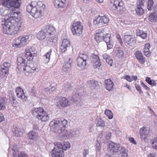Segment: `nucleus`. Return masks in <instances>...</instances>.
Listing matches in <instances>:
<instances>
[{"label": "nucleus", "instance_id": "6ab92c4d", "mask_svg": "<svg viewBox=\"0 0 157 157\" xmlns=\"http://www.w3.org/2000/svg\"><path fill=\"white\" fill-rule=\"evenodd\" d=\"M87 83L88 86L91 90L95 89L99 87L98 82L94 80H88Z\"/></svg>", "mask_w": 157, "mask_h": 157}, {"label": "nucleus", "instance_id": "a878e982", "mask_svg": "<svg viewBox=\"0 0 157 157\" xmlns=\"http://www.w3.org/2000/svg\"><path fill=\"white\" fill-rule=\"evenodd\" d=\"M13 134L16 136H20L22 135V133L21 129L18 126L15 125L13 126Z\"/></svg>", "mask_w": 157, "mask_h": 157}, {"label": "nucleus", "instance_id": "6e6d98bb", "mask_svg": "<svg viewBox=\"0 0 157 157\" xmlns=\"http://www.w3.org/2000/svg\"><path fill=\"white\" fill-rule=\"evenodd\" d=\"M106 43L108 49H110L113 48V44L111 40H110L109 42H106Z\"/></svg>", "mask_w": 157, "mask_h": 157}, {"label": "nucleus", "instance_id": "f257e3e1", "mask_svg": "<svg viewBox=\"0 0 157 157\" xmlns=\"http://www.w3.org/2000/svg\"><path fill=\"white\" fill-rule=\"evenodd\" d=\"M26 53L23 57H18L17 59V68L25 71L26 76H29L30 73H33L36 69V64L31 62L33 59V55L29 50H27Z\"/></svg>", "mask_w": 157, "mask_h": 157}, {"label": "nucleus", "instance_id": "f3484780", "mask_svg": "<svg viewBox=\"0 0 157 157\" xmlns=\"http://www.w3.org/2000/svg\"><path fill=\"white\" fill-rule=\"evenodd\" d=\"M13 154L14 157H27V155L24 152L19 151L17 148L13 147L12 148Z\"/></svg>", "mask_w": 157, "mask_h": 157}, {"label": "nucleus", "instance_id": "c756f323", "mask_svg": "<svg viewBox=\"0 0 157 157\" xmlns=\"http://www.w3.org/2000/svg\"><path fill=\"white\" fill-rule=\"evenodd\" d=\"M38 136V133L34 131L30 132L28 134V136L30 140H36Z\"/></svg>", "mask_w": 157, "mask_h": 157}, {"label": "nucleus", "instance_id": "603ef678", "mask_svg": "<svg viewBox=\"0 0 157 157\" xmlns=\"http://www.w3.org/2000/svg\"><path fill=\"white\" fill-rule=\"evenodd\" d=\"M103 25L106 24L108 23L109 21V19L105 16H101Z\"/></svg>", "mask_w": 157, "mask_h": 157}, {"label": "nucleus", "instance_id": "ddd939ff", "mask_svg": "<svg viewBox=\"0 0 157 157\" xmlns=\"http://www.w3.org/2000/svg\"><path fill=\"white\" fill-rule=\"evenodd\" d=\"M16 93L17 97L23 101H26L27 100V97L25 95L23 90L20 87H17L16 89Z\"/></svg>", "mask_w": 157, "mask_h": 157}, {"label": "nucleus", "instance_id": "473e14b6", "mask_svg": "<svg viewBox=\"0 0 157 157\" xmlns=\"http://www.w3.org/2000/svg\"><path fill=\"white\" fill-rule=\"evenodd\" d=\"M136 35L141 37L142 39H146L147 37V34L143 31L137 29L136 30Z\"/></svg>", "mask_w": 157, "mask_h": 157}, {"label": "nucleus", "instance_id": "774afa93", "mask_svg": "<svg viewBox=\"0 0 157 157\" xmlns=\"http://www.w3.org/2000/svg\"><path fill=\"white\" fill-rule=\"evenodd\" d=\"M148 157H157V152L149 155Z\"/></svg>", "mask_w": 157, "mask_h": 157}, {"label": "nucleus", "instance_id": "aec40b11", "mask_svg": "<svg viewBox=\"0 0 157 157\" xmlns=\"http://www.w3.org/2000/svg\"><path fill=\"white\" fill-rule=\"evenodd\" d=\"M70 46L69 41L66 39H64L62 42V44L60 46V49L62 52H64L67 50V48Z\"/></svg>", "mask_w": 157, "mask_h": 157}, {"label": "nucleus", "instance_id": "0e129e2a", "mask_svg": "<svg viewBox=\"0 0 157 157\" xmlns=\"http://www.w3.org/2000/svg\"><path fill=\"white\" fill-rule=\"evenodd\" d=\"M153 11L154 13L157 14V5H154L153 7Z\"/></svg>", "mask_w": 157, "mask_h": 157}, {"label": "nucleus", "instance_id": "f8f14e48", "mask_svg": "<svg viewBox=\"0 0 157 157\" xmlns=\"http://www.w3.org/2000/svg\"><path fill=\"white\" fill-rule=\"evenodd\" d=\"M44 112V109L41 107L33 108L32 110L33 115L38 119L41 118Z\"/></svg>", "mask_w": 157, "mask_h": 157}, {"label": "nucleus", "instance_id": "393cba45", "mask_svg": "<svg viewBox=\"0 0 157 157\" xmlns=\"http://www.w3.org/2000/svg\"><path fill=\"white\" fill-rule=\"evenodd\" d=\"M46 33L48 34V36L50 35L52 33L55 31V29L52 26L46 25L44 28V29Z\"/></svg>", "mask_w": 157, "mask_h": 157}, {"label": "nucleus", "instance_id": "a19ab883", "mask_svg": "<svg viewBox=\"0 0 157 157\" xmlns=\"http://www.w3.org/2000/svg\"><path fill=\"white\" fill-rule=\"evenodd\" d=\"M61 145L62 146V149L64 150H66L67 149L69 148L70 147V145L69 143L68 142H64L63 144H61Z\"/></svg>", "mask_w": 157, "mask_h": 157}, {"label": "nucleus", "instance_id": "dca6fc26", "mask_svg": "<svg viewBox=\"0 0 157 157\" xmlns=\"http://www.w3.org/2000/svg\"><path fill=\"white\" fill-rule=\"evenodd\" d=\"M140 133L141 139L144 140L149 136V129L148 128L143 127L140 128Z\"/></svg>", "mask_w": 157, "mask_h": 157}, {"label": "nucleus", "instance_id": "ea45409f", "mask_svg": "<svg viewBox=\"0 0 157 157\" xmlns=\"http://www.w3.org/2000/svg\"><path fill=\"white\" fill-rule=\"evenodd\" d=\"M145 2V0H137L136 3L137 7H143L144 6Z\"/></svg>", "mask_w": 157, "mask_h": 157}, {"label": "nucleus", "instance_id": "1a4fd4ad", "mask_svg": "<svg viewBox=\"0 0 157 157\" xmlns=\"http://www.w3.org/2000/svg\"><path fill=\"white\" fill-rule=\"evenodd\" d=\"M1 25L3 28L2 29V32L5 34H11V32L10 31V25L12 23L8 20H6L5 19H2Z\"/></svg>", "mask_w": 157, "mask_h": 157}, {"label": "nucleus", "instance_id": "864d4df0", "mask_svg": "<svg viewBox=\"0 0 157 157\" xmlns=\"http://www.w3.org/2000/svg\"><path fill=\"white\" fill-rule=\"evenodd\" d=\"M105 125L104 121L100 118L99 119L97 124V126L99 127H104Z\"/></svg>", "mask_w": 157, "mask_h": 157}, {"label": "nucleus", "instance_id": "4c0bfd02", "mask_svg": "<svg viewBox=\"0 0 157 157\" xmlns=\"http://www.w3.org/2000/svg\"><path fill=\"white\" fill-rule=\"evenodd\" d=\"M7 99L6 98H2L1 99V110H3L5 108V105Z\"/></svg>", "mask_w": 157, "mask_h": 157}, {"label": "nucleus", "instance_id": "e2e57ef3", "mask_svg": "<svg viewBox=\"0 0 157 157\" xmlns=\"http://www.w3.org/2000/svg\"><path fill=\"white\" fill-rule=\"evenodd\" d=\"M111 133L110 132H108L106 133V136L105 137V138L107 140H109L111 137Z\"/></svg>", "mask_w": 157, "mask_h": 157}, {"label": "nucleus", "instance_id": "09e8293b", "mask_svg": "<svg viewBox=\"0 0 157 157\" xmlns=\"http://www.w3.org/2000/svg\"><path fill=\"white\" fill-rule=\"evenodd\" d=\"M49 119V117L47 114H46L45 113L41 117V118L39 120H41L43 121H45L48 120Z\"/></svg>", "mask_w": 157, "mask_h": 157}, {"label": "nucleus", "instance_id": "5fc2aeb1", "mask_svg": "<svg viewBox=\"0 0 157 157\" xmlns=\"http://www.w3.org/2000/svg\"><path fill=\"white\" fill-rule=\"evenodd\" d=\"M93 66L94 68H97L98 67H100L101 65V63L100 62V60H98L92 63Z\"/></svg>", "mask_w": 157, "mask_h": 157}, {"label": "nucleus", "instance_id": "4d7b16f0", "mask_svg": "<svg viewBox=\"0 0 157 157\" xmlns=\"http://www.w3.org/2000/svg\"><path fill=\"white\" fill-rule=\"evenodd\" d=\"M106 63L109 64L110 66H112V64L113 63V60L111 58L109 57L106 60Z\"/></svg>", "mask_w": 157, "mask_h": 157}, {"label": "nucleus", "instance_id": "49530a36", "mask_svg": "<svg viewBox=\"0 0 157 157\" xmlns=\"http://www.w3.org/2000/svg\"><path fill=\"white\" fill-rule=\"evenodd\" d=\"M91 61L92 63L100 59L98 55L92 54L91 56Z\"/></svg>", "mask_w": 157, "mask_h": 157}, {"label": "nucleus", "instance_id": "79ce46f5", "mask_svg": "<svg viewBox=\"0 0 157 157\" xmlns=\"http://www.w3.org/2000/svg\"><path fill=\"white\" fill-rule=\"evenodd\" d=\"M153 2L152 0H148L147 9L148 10H151L153 9Z\"/></svg>", "mask_w": 157, "mask_h": 157}, {"label": "nucleus", "instance_id": "680f3d73", "mask_svg": "<svg viewBox=\"0 0 157 157\" xmlns=\"http://www.w3.org/2000/svg\"><path fill=\"white\" fill-rule=\"evenodd\" d=\"M135 86L137 90L139 91V92L140 94L143 93V92L141 90V87L138 84H136L135 85Z\"/></svg>", "mask_w": 157, "mask_h": 157}, {"label": "nucleus", "instance_id": "412c9836", "mask_svg": "<svg viewBox=\"0 0 157 157\" xmlns=\"http://www.w3.org/2000/svg\"><path fill=\"white\" fill-rule=\"evenodd\" d=\"M105 86L106 89L109 91H111L113 89L114 84L112 81L110 79H107L104 81Z\"/></svg>", "mask_w": 157, "mask_h": 157}, {"label": "nucleus", "instance_id": "3c124183", "mask_svg": "<svg viewBox=\"0 0 157 157\" xmlns=\"http://www.w3.org/2000/svg\"><path fill=\"white\" fill-rule=\"evenodd\" d=\"M152 147L155 149H157V137L154 138L151 140Z\"/></svg>", "mask_w": 157, "mask_h": 157}, {"label": "nucleus", "instance_id": "b1692460", "mask_svg": "<svg viewBox=\"0 0 157 157\" xmlns=\"http://www.w3.org/2000/svg\"><path fill=\"white\" fill-rule=\"evenodd\" d=\"M48 37V34L44 32V30L43 31H39L37 35V37L38 38L41 40H43L46 37Z\"/></svg>", "mask_w": 157, "mask_h": 157}, {"label": "nucleus", "instance_id": "a18cd8bd", "mask_svg": "<svg viewBox=\"0 0 157 157\" xmlns=\"http://www.w3.org/2000/svg\"><path fill=\"white\" fill-rule=\"evenodd\" d=\"M143 7H137V8L136 9V13L138 15H140L144 13V10L143 9Z\"/></svg>", "mask_w": 157, "mask_h": 157}, {"label": "nucleus", "instance_id": "6e6552de", "mask_svg": "<svg viewBox=\"0 0 157 157\" xmlns=\"http://www.w3.org/2000/svg\"><path fill=\"white\" fill-rule=\"evenodd\" d=\"M88 58L86 54L80 53L77 59V65L82 69H85L86 67V60Z\"/></svg>", "mask_w": 157, "mask_h": 157}, {"label": "nucleus", "instance_id": "c85d7f7f", "mask_svg": "<svg viewBox=\"0 0 157 157\" xmlns=\"http://www.w3.org/2000/svg\"><path fill=\"white\" fill-rule=\"evenodd\" d=\"M57 40V38L55 37L48 38L47 43L49 45L53 46L55 45L56 43Z\"/></svg>", "mask_w": 157, "mask_h": 157}, {"label": "nucleus", "instance_id": "bb28decb", "mask_svg": "<svg viewBox=\"0 0 157 157\" xmlns=\"http://www.w3.org/2000/svg\"><path fill=\"white\" fill-rule=\"evenodd\" d=\"M19 27L17 25L15 26L14 25H10V31L11 32V34L9 35H14L16 34L19 32Z\"/></svg>", "mask_w": 157, "mask_h": 157}, {"label": "nucleus", "instance_id": "39448f33", "mask_svg": "<svg viewBox=\"0 0 157 157\" xmlns=\"http://www.w3.org/2000/svg\"><path fill=\"white\" fill-rule=\"evenodd\" d=\"M29 41L28 36H20L16 38L13 42V46L17 48H20L25 46Z\"/></svg>", "mask_w": 157, "mask_h": 157}, {"label": "nucleus", "instance_id": "9b49d317", "mask_svg": "<svg viewBox=\"0 0 157 157\" xmlns=\"http://www.w3.org/2000/svg\"><path fill=\"white\" fill-rule=\"evenodd\" d=\"M122 147L119 144L113 143H110L108 145V150L111 154L119 153Z\"/></svg>", "mask_w": 157, "mask_h": 157}, {"label": "nucleus", "instance_id": "72a5a7b5", "mask_svg": "<svg viewBox=\"0 0 157 157\" xmlns=\"http://www.w3.org/2000/svg\"><path fill=\"white\" fill-rule=\"evenodd\" d=\"M121 150L118 154L121 157H128L127 151L125 148L122 147Z\"/></svg>", "mask_w": 157, "mask_h": 157}, {"label": "nucleus", "instance_id": "37998d69", "mask_svg": "<svg viewBox=\"0 0 157 157\" xmlns=\"http://www.w3.org/2000/svg\"><path fill=\"white\" fill-rule=\"evenodd\" d=\"M1 78H2L6 76L7 73L8 72V70H6V68L4 67H1Z\"/></svg>", "mask_w": 157, "mask_h": 157}, {"label": "nucleus", "instance_id": "f03ea898", "mask_svg": "<svg viewBox=\"0 0 157 157\" xmlns=\"http://www.w3.org/2000/svg\"><path fill=\"white\" fill-rule=\"evenodd\" d=\"M46 7L44 2L32 1L30 3L27 5L26 11L35 18L42 16Z\"/></svg>", "mask_w": 157, "mask_h": 157}, {"label": "nucleus", "instance_id": "7ed1b4c3", "mask_svg": "<svg viewBox=\"0 0 157 157\" xmlns=\"http://www.w3.org/2000/svg\"><path fill=\"white\" fill-rule=\"evenodd\" d=\"M67 124V121L63 119L54 120L50 122L49 126L55 132L60 134L64 131Z\"/></svg>", "mask_w": 157, "mask_h": 157}, {"label": "nucleus", "instance_id": "4be33fe9", "mask_svg": "<svg viewBox=\"0 0 157 157\" xmlns=\"http://www.w3.org/2000/svg\"><path fill=\"white\" fill-rule=\"evenodd\" d=\"M135 55L136 58L140 63L142 64L144 63L145 61L141 51H136L135 52Z\"/></svg>", "mask_w": 157, "mask_h": 157}, {"label": "nucleus", "instance_id": "e433bc0d", "mask_svg": "<svg viewBox=\"0 0 157 157\" xmlns=\"http://www.w3.org/2000/svg\"><path fill=\"white\" fill-rule=\"evenodd\" d=\"M52 52V50L51 49L44 56V58L45 59V63H48L49 62Z\"/></svg>", "mask_w": 157, "mask_h": 157}, {"label": "nucleus", "instance_id": "423d86ee", "mask_svg": "<svg viewBox=\"0 0 157 157\" xmlns=\"http://www.w3.org/2000/svg\"><path fill=\"white\" fill-rule=\"evenodd\" d=\"M62 146L59 142L56 143L55 147L52 151L51 153L52 157H63L64 155L63 151L62 149Z\"/></svg>", "mask_w": 157, "mask_h": 157}, {"label": "nucleus", "instance_id": "f704fd0d", "mask_svg": "<svg viewBox=\"0 0 157 157\" xmlns=\"http://www.w3.org/2000/svg\"><path fill=\"white\" fill-rule=\"evenodd\" d=\"M81 94H79L78 93H75V94H73L72 96L71 100L73 102H76L79 99Z\"/></svg>", "mask_w": 157, "mask_h": 157}, {"label": "nucleus", "instance_id": "a211bd4d", "mask_svg": "<svg viewBox=\"0 0 157 157\" xmlns=\"http://www.w3.org/2000/svg\"><path fill=\"white\" fill-rule=\"evenodd\" d=\"M68 105V100L64 97L60 98L59 99V101L57 102L56 105L59 107H65Z\"/></svg>", "mask_w": 157, "mask_h": 157}, {"label": "nucleus", "instance_id": "c03bdc74", "mask_svg": "<svg viewBox=\"0 0 157 157\" xmlns=\"http://www.w3.org/2000/svg\"><path fill=\"white\" fill-rule=\"evenodd\" d=\"M105 114L107 115L109 119H111L113 117V115L112 112L109 110L106 109L105 112Z\"/></svg>", "mask_w": 157, "mask_h": 157}, {"label": "nucleus", "instance_id": "13d9d810", "mask_svg": "<svg viewBox=\"0 0 157 157\" xmlns=\"http://www.w3.org/2000/svg\"><path fill=\"white\" fill-rule=\"evenodd\" d=\"M10 65V63L8 62H6L4 63L2 66L3 67H4L5 68H6V70H9V67Z\"/></svg>", "mask_w": 157, "mask_h": 157}, {"label": "nucleus", "instance_id": "20e7f679", "mask_svg": "<svg viewBox=\"0 0 157 157\" xmlns=\"http://www.w3.org/2000/svg\"><path fill=\"white\" fill-rule=\"evenodd\" d=\"M2 4L10 10L14 11L18 9L21 3L20 0L15 1L13 0H2Z\"/></svg>", "mask_w": 157, "mask_h": 157}, {"label": "nucleus", "instance_id": "9d476101", "mask_svg": "<svg viewBox=\"0 0 157 157\" xmlns=\"http://www.w3.org/2000/svg\"><path fill=\"white\" fill-rule=\"evenodd\" d=\"M80 24V22L79 21L74 23L71 28V31L73 35L79 36L82 34L83 27Z\"/></svg>", "mask_w": 157, "mask_h": 157}, {"label": "nucleus", "instance_id": "69168bd1", "mask_svg": "<svg viewBox=\"0 0 157 157\" xmlns=\"http://www.w3.org/2000/svg\"><path fill=\"white\" fill-rule=\"evenodd\" d=\"M141 85L142 86L147 90H149V88L145 85L143 82H141Z\"/></svg>", "mask_w": 157, "mask_h": 157}, {"label": "nucleus", "instance_id": "cd10ccee", "mask_svg": "<svg viewBox=\"0 0 157 157\" xmlns=\"http://www.w3.org/2000/svg\"><path fill=\"white\" fill-rule=\"evenodd\" d=\"M72 62V60L69 58L68 61L63 65V70L64 71H67L69 70L71 67Z\"/></svg>", "mask_w": 157, "mask_h": 157}, {"label": "nucleus", "instance_id": "052dcab7", "mask_svg": "<svg viewBox=\"0 0 157 157\" xmlns=\"http://www.w3.org/2000/svg\"><path fill=\"white\" fill-rule=\"evenodd\" d=\"M122 78L126 79L129 82H131L132 80L131 78L129 75H126Z\"/></svg>", "mask_w": 157, "mask_h": 157}, {"label": "nucleus", "instance_id": "bf43d9fd", "mask_svg": "<svg viewBox=\"0 0 157 157\" xmlns=\"http://www.w3.org/2000/svg\"><path fill=\"white\" fill-rule=\"evenodd\" d=\"M101 143L97 142L96 144V150L97 151H99L101 149Z\"/></svg>", "mask_w": 157, "mask_h": 157}, {"label": "nucleus", "instance_id": "4468645a", "mask_svg": "<svg viewBox=\"0 0 157 157\" xmlns=\"http://www.w3.org/2000/svg\"><path fill=\"white\" fill-rule=\"evenodd\" d=\"M124 40L125 42L131 46H134L136 43L135 38L130 35H124Z\"/></svg>", "mask_w": 157, "mask_h": 157}, {"label": "nucleus", "instance_id": "338daca9", "mask_svg": "<svg viewBox=\"0 0 157 157\" xmlns=\"http://www.w3.org/2000/svg\"><path fill=\"white\" fill-rule=\"evenodd\" d=\"M89 153V151L87 149H85L83 151V155L84 157H86Z\"/></svg>", "mask_w": 157, "mask_h": 157}, {"label": "nucleus", "instance_id": "8fccbe9b", "mask_svg": "<svg viewBox=\"0 0 157 157\" xmlns=\"http://www.w3.org/2000/svg\"><path fill=\"white\" fill-rule=\"evenodd\" d=\"M111 36L109 34L107 33L104 35L103 40L106 43V42H109L110 40Z\"/></svg>", "mask_w": 157, "mask_h": 157}, {"label": "nucleus", "instance_id": "2f4dec72", "mask_svg": "<svg viewBox=\"0 0 157 157\" xmlns=\"http://www.w3.org/2000/svg\"><path fill=\"white\" fill-rule=\"evenodd\" d=\"M149 20L152 22H155L157 21V14L154 13H151L149 16Z\"/></svg>", "mask_w": 157, "mask_h": 157}, {"label": "nucleus", "instance_id": "c9c22d12", "mask_svg": "<svg viewBox=\"0 0 157 157\" xmlns=\"http://www.w3.org/2000/svg\"><path fill=\"white\" fill-rule=\"evenodd\" d=\"M150 45L148 44H146L145 45L144 48V55L146 56H149L150 55V53L149 50Z\"/></svg>", "mask_w": 157, "mask_h": 157}, {"label": "nucleus", "instance_id": "5701e85b", "mask_svg": "<svg viewBox=\"0 0 157 157\" xmlns=\"http://www.w3.org/2000/svg\"><path fill=\"white\" fill-rule=\"evenodd\" d=\"M67 0H55L54 4L56 8H63Z\"/></svg>", "mask_w": 157, "mask_h": 157}, {"label": "nucleus", "instance_id": "de8ad7c7", "mask_svg": "<svg viewBox=\"0 0 157 157\" xmlns=\"http://www.w3.org/2000/svg\"><path fill=\"white\" fill-rule=\"evenodd\" d=\"M145 81L150 85L152 86L155 85V82L154 80H152L149 77H147L146 78Z\"/></svg>", "mask_w": 157, "mask_h": 157}, {"label": "nucleus", "instance_id": "58836bf2", "mask_svg": "<svg viewBox=\"0 0 157 157\" xmlns=\"http://www.w3.org/2000/svg\"><path fill=\"white\" fill-rule=\"evenodd\" d=\"M116 56L118 58H122L124 56L123 51L121 49H118L116 51Z\"/></svg>", "mask_w": 157, "mask_h": 157}, {"label": "nucleus", "instance_id": "2eb2a0df", "mask_svg": "<svg viewBox=\"0 0 157 157\" xmlns=\"http://www.w3.org/2000/svg\"><path fill=\"white\" fill-rule=\"evenodd\" d=\"M95 34V40L98 43L101 41L103 40L104 36V30L102 29H100L97 31Z\"/></svg>", "mask_w": 157, "mask_h": 157}, {"label": "nucleus", "instance_id": "7c9ffc66", "mask_svg": "<svg viewBox=\"0 0 157 157\" xmlns=\"http://www.w3.org/2000/svg\"><path fill=\"white\" fill-rule=\"evenodd\" d=\"M93 23L94 25L99 26H102L103 25L101 17L100 16H99L97 18L96 17L94 19Z\"/></svg>", "mask_w": 157, "mask_h": 157}, {"label": "nucleus", "instance_id": "0eeeda50", "mask_svg": "<svg viewBox=\"0 0 157 157\" xmlns=\"http://www.w3.org/2000/svg\"><path fill=\"white\" fill-rule=\"evenodd\" d=\"M113 4L111 8L112 10L114 13L122 14L124 10V5L121 0H113Z\"/></svg>", "mask_w": 157, "mask_h": 157}]
</instances>
